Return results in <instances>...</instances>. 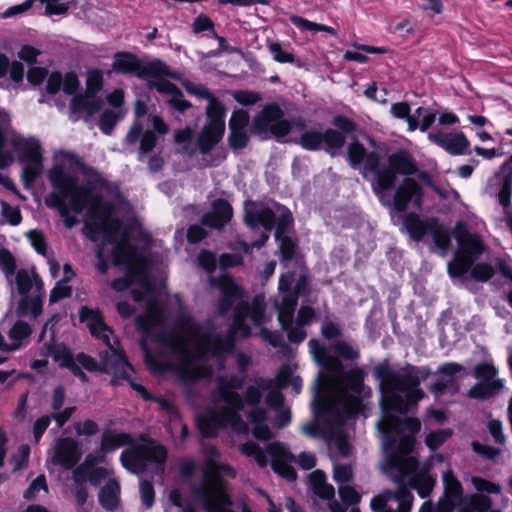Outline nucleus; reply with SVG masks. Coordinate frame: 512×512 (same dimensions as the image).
<instances>
[{"label":"nucleus","mask_w":512,"mask_h":512,"mask_svg":"<svg viewBox=\"0 0 512 512\" xmlns=\"http://www.w3.org/2000/svg\"><path fill=\"white\" fill-rule=\"evenodd\" d=\"M298 143L305 150L315 151L325 145L326 151L335 156L345 144V137L334 129H328L324 133L316 130L304 131Z\"/></svg>","instance_id":"19"},{"label":"nucleus","mask_w":512,"mask_h":512,"mask_svg":"<svg viewBox=\"0 0 512 512\" xmlns=\"http://www.w3.org/2000/svg\"><path fill=\"white\" fill-rule=\"evenodd\" d=\"M292 221L291 213L288 209L277 206L276 210H272L264 205L257 204L246 210L245 222L251 226H263L267 230H271L276 225V238L280 241V251L284 259H291L294 255L293 241L282 234L286 231Z\"/></svg>","instance_id":"12"},{"label":"nucleus","mask_w":512,"mask_h":512,"mask_svg":"<svg viewBox=\"0 0 512 512\" xmlns=\"http://www.w3.org/2000/svg\"><path fill=\"white\" fill-rule=\"evenodd\" d=\"M71 294V287L67 285V281L60 280L50 293V303H55L62 298Z\"/></svg>","instance_id":"59"},{"label":"nucleus","mask_w":512,"mask_h":512,"mask_svg":"<svg viewBox=\"0 0 512 512\" xmlns=\"http://www.w3.org/2000/svg\"><path fill=\"white\" fill-rule=\"evenodd\" d=\"M240 451L247 457H253L260 467L268 465V458L265 451L254 442H246L239 447Z\"/></svg>","instance_id":"41"},{"label":"nucleus","mask_w":512,"mask_h":512,"mask_svg":"<svg viewBox=\"0 0 512 512\" xmlns=\"http://www.w3.org/2000/svg\"><path fill=\"white\" fill-rule=\"evenodd\" d=\"M422 191L420 185L411 178L405 179L397 188L394 199H390L389 207H393L396 211L403 212L407 209L408 204L412 202L415 207L421 206Z\"/></svg>","instance_id":"22"},{"label":"nucleus","mask_w":512,"mask_h":512,"mask_svg":"<svg viewBox=\"0 0 512 512\" xmlns=\"http://www.w3.org/2000/svg\"><path fill=\"white\" fill-rule=\"evenodd\" d=\"M231 217V205L227 201L219 199L213 203L212 211L203 216L202 222L213 228H222Z\"/></svg>","instance_id":"29"},{"label":"nucleus","mask_w":512,"mask_h":512,"mask_svg":"<svg viewBox=\"0 0 512 512\" xmlns=\"http://www.w3.org/2000/svg\"><path fill=\"white\" fill-rule=\"evenodd\" d=\"M119 494V483L114 479H110L99 492V502L106 510L113 511L118 507Z\"/></svg>","instance_id":"35"},{"label":"nucleus","mask_w":512,"mask_h":512,"mask_svg":"<svg viewBox=\"0 0 512 512\" xmlns=\"http://www.w3.org/2000/svg\"><path fill=\"white\" fill-rule=\"evenodd\" d=\"M8 114L0 110V169L6 168L13 162V156L9 152L3 150L5 138L2 129L8 124Z\"/></svg>","instance_id":"43"},{"label":"nucleus","mask_w":512,"mask_h":512,"mask_svg":"<svg viewBox=\"0 0 512 512\" xmlns=\"http://www.w3.org/2000/svg\"><path fill=\"white\" fill-rule=\"evenodd\" d=\"M249 122V115L244 110L235 111L229 121V129H246Z\"/></svg>","instance_id":"62"},{"label":"nucleus","mask_w":512,"mask_h":512,"mask_svg":"<svg viewBox=\"0 0 512 512\" xmlns=\"http://www.w3.org/2000/svg\"><path fill=\"white\" fill-rule=\"evenodd\" d=\"M129 144H135L140 140V152L148 153L156 146L157 138L153 131H145L142 134V126L139 122L135 121L125 138Z\"/></svg>","instance_id":"31"},{"label":"nucleus","mask_w":512,"mask_h":512,"mask_svg":"<svg viewBox=\"0 0 512 512\" xmlns=\"http://www.w3.org/2000/svg\"><path fill=\"white\" fill-rule=\"evenodd\" d=\"M435 218H420L417 214H409L404 220V227L410 237L415 241H420L425 235H429L431 229L435 227Z\"/></svg>","instance_id":"30"},{"label":"nucleus","mask_w":512,"mask_h":512,"mask_svg":"<svg viewBox=\"0 0 512 512\" xmlns=\"http://www.w3.org/2000/svg\"><path fill=\"white\" fill-rule=\"evenodd\" d=\"M348 160L353 168L363 163L364 174L369 171L374 175L372 188L383 205H390L387 191L393 187L396 173L409 175L416 171L414 163L406 154H394L388 164H381L379 156L375 152L368 153L359 141H352L348 145Z\"/></svg>","instance_id":"8"},{"label":"nucleus","mask_w":512,"mask_h":512,"mask_svg":"<svg viewBox=\"0 0 512 512\" xmlns=\"http://www.w3.org/2000/svg\"><path fill=\"white\" fill-rule=\"evenodd\" d=\"M113 70L123 74L135 75L146 80L150 88L169 96L168 105L179 112H184L191 104L183 99V93L173 83L163 79L169 75L167 66L160 60L143 62L136 55L118 52L114 55Z\"/></svg>","instance_id":"10"},{"label":"nucleus","mask_w":512,"mask_h":512,"mask_svg":"<svg viewBox=\"0 0 512 512\" xmlns=\"http://www.w3.org/2000/svg\"><path fill=\"white\" fill-rule=\"evenodd\" d=\"M229 142L234 149L244 148L248 142L246 129H230Z\"/></svg>","instance_id":"53"},{"label":"nucleus","mask_w":512,"mask_h":512,"mask_svg":"<svg viewBox=\"0 0 512 512\" xmlns=\"http://www.w3.org/2000/svg\"><path fill=\"white\" fill-rule=\"evenodd\" d=\"M102 239H103V245L97 251V257H98L97 268L101 273H106L109 266L105 260V255H106V253H110L112 255L113 244L111 243V241H109L107 239H104V238H102Z\"/></svg>","instance_id":"54"},{"label":"nucleus","mask_w":512,"mask_h":512,"mask_svg":"<svg viewBox=\"0 0 512 512\" xmlns=\"http://www.w3.org/2000/svg\"><path fill=\"white\" fill-rule=\"evenodd\" d=\"M224 132L219 133L212 128V125L208 124L204 126L199 133L197 143L201 153L206 154L221 140Z\"/></svg>","instance_id":"37"},{"label":"nucleus","mask_w":512,"mask_h":512,"mask_svg":"<svg viewBox=\"0 0 512 512\" xmlns=\"http://www.w3.org/2000/svg\"><path fill=\"white\" fill-rule=\"evenodd\" d=\"M16 284L21 295L26 296L32 290L40 293L43 287L42 281L33 271L19 270L16 275Z\"/></svg>","instance_id":"32"},{"label":"nucleus","mask_w":512,"mask_h":512,"mask_svg":"<svg viewBox=\"0 0 512 512\" xmlns=\"http://www.w3.org/2000/svg\"><path fill=\"white\" fill-rule=\"evenodd\" d=\"M30 448L27 445H21L17 453L12 456L10 463L13 465V470L18 471L23 469L28 464Z\"/></svg>","instance_id":"48"},{"label":"nucleus","mask_w":512,"mask_h":512,"mask_svg":"<svg viewBox=\"0 0 512 512\" xmlns=\"http://www.w3.org/2000/svg\"><path fill=\"white\" fill-rule=\"evenodd\" d=\"M435 227L431 229L430 234L433 238V241L437 248L442 250L443 254L448 250L451 243V235L447 228L439 223L438 220L435 221Z\"/></svg>","instance_id":"40"},{"label":"nucleus","mask_w":512,"mask_h":512,"mask_svg":"<svg viewBox=\"0 0 512 512\" xmlns=\"http://www.w3.org/2000/svg\"><path fill=\"white\" fill-rule=\"evenodd\" d=\"M502 170L506 172L503 182L499 176H495L489 180L486 190L489 195L496 196L502 206L508 207L512 192V157L503 165Z\"/></svg>","instance_id":"23"},{"label":"nucleus","mask_w":512,"mask_h":512,"mask_svg":"<svg viewBox=\"0 0 512 512\" xmlns=\"http://www.w3.org/2000/svg\"><path fill=\"white\" fill-rule=\"evenodd\" d=\"M166 450L154 442H145L124 450L121 454L122 465L132 473H141L148 469L150 463L156 464V472L163 471Z\"/></svg>","instance_id":"15"},{"label":"nucleus","mask_w":512,"mask_h":512,"mask_svg":"<svg viewBox=\"0 0 512 512\" xmlns=\"http://www.w3.org/2000/svg\"><path fill=\"white\" fill-rule=\"evenodd\" d=\"M109 241L113 244V264L116 266L122 265L126 269L125 277L112 282L113 289L121 291L128 288L136 277L142 279L144 261L137 249L128 242L127 234L124 230L116 233Z\"/></svg>","instance_id":"13"},{"label":"nucleus","mask_w":512,"mask_h":512,"mask_svg":"<svg viewBox=\"0 0 512 512\" xmlns=\"http://www.w3.org/2000/svg\"><path fill=\"white\" fill-rule=\"evenodd\" d=\"M308 288L307 278L303 275L296 280L294 274L282 275L279 280L278 295L274 298V308L278 312V320L292 342H302L306 338L303 326L314 318L311 307H302L298 311L296 321L293 320L298 297L304 295Z\"/></svg>","instance_id":"9"},{"label":"nucleus","mask_w":512,"mask_h":512,"mask_svg":"<svg viewBox=\"0 0 512 512\" xmlns=\"http://www.w3.org/2000/svg\"><path fill=\"white\" fill-rule=\"evenodd\" d=\"M464 368L458 363H446L439 367L438 372L449 379H439L430 387V391L436 395L442 394L454 382L453 376L462 372Z\"/></svg>","instance_id":"34"},{"label":"nucleus","mask_w":512,"mask_h":512,"mask_svg":"<svg viewBox=\"0 0 512 512\" xmlns=\"http://www.w3.org/2000/svg\"><path fill=\"white\" fill-rule=\"evenodd\" d=\"M416 418H399L386 412L377 422L382 438V447L387 454L381 469L394 482H401L417 468V461L410 452L413 449L414 435L420 430Z\"/></svg>","instance_id":"5"},{"label":"nucleus","mask_w":512,"mask_h":512,"mask_svg":"<svg viewBox=\"0 0 512 512\" xmlns=\"http://www.w3.org/2000/svg\"><path fill=\"white\" fill-rule=\"evenodd\" d=\"M268 49L274 61L279 63H291L299 65V60L296 59L294 54L283 50L279 43L273 42L269 44Z\"/></svg>","instance_id":"44"},{"label":"nucleus","mask_w":512,"mask_h":512,"mask_svg":"<svg viewBox=\"0 0 512 512\" xmlns=\"http://www.w3.org/2000/svg\"><path fill=\"white\" fill-rule=\"evenodd\" d=\"M283 111L276 105L266 106L253 120V127L258 134L271 132L276 138H283L290 132L304 131L306 124L303 118L288 121L283 118Z\"/></svg>","instance_id":"16"},{"label":"nucleus","mask_w":512,"mask_h":512,"mask_svg":"<svg viewBox=\"0 0 512 512\" xmlns=\"http://www.w3.org/2000/svg\"><path fill=\"white\" fill-rule=\"evenodd\" d=\"M165 512H194V510L186 505L185 499L178 489H172L169 492Z\"/></svg>","instance_id":"42"},{"label":"nucleus","mask_w":512,"mask_h":512,"mask_svg":"<svg viewBox=\"0 0 512 512\" xmlns=\"http://www.w3.org/2000/svg\"><path fill=\"white\" fill-rule=\"evenodd\" d=\"M429 374V369L410 364L391 366L382 363L374 369V375L380 381L383 403L400 413H406L424 397L419 385Z\"/></svg>","instance_id":"7"},{"label":"nucleus","mask_w":512,"mask_h":512,"mask_svg":"<svg viewBox=\"0 0 512 512\" xmlns=\"http://www.w3.org/2000/svg\"><path fill=\"white\" fill-rule=\"evenodd\" d=\"M308 344L319 365L334 375L340 374L327 393L319 399V413L325 419L320 432L333 457H347L351 446L343 424L358 412L361 399L371 395L370 389L363 383L365 373L360 368L341 373L342 363L338 358L330 355L317 340L312 339Z\"/></svg>","instance_id":"4"},{"label":"nucleus","mask_w":512,"mask_h":512,"mask_svg":"<svg viewBox=\"0 0 512 512\" xmlns=\"http://www.w3.org/2000/svg\"><path fill=\"white\" fill-rule=\"evenodd\" d=\"M103 82V74L99 70H91L87 73L86 77V85H87V93L92 95H96V93L101 89Z\"/></svg>","instance_id":"50"},{"label":"nucleus","mask_w":512,"mask_h":512,"mask_svg":"<svg viewBox=\"0 0 512 512\" xmlns=\"http://www.w3.org/2000/svg\"><path fill=\"white\" fill-rule=\"evenodd\" d=\"M335 352L346 360H355L359 357L358 350L345 341H339L334 345Z\"/></svg>","instance_id":"52"},{"label":"nucleus","mask_w":512,"mask_h":512,"mask_svg":"<svg viewBox=\"0 0 512 512\" xmlns=\"http://www.w3.org/2000/svg\"><path fill=\"white\" fill-rule=\"evenodd\" d=\"M206 461L201 469V476L191 484L193 501L205 512H241L245 502L233 503L224 476L235 478V470L228 464L218 461L219 451L213 447L205 449Z\"/></svg>","instance_id":"6"},{"label":"nucleus","mask_w":512,"mask_h":512,"mask_svg":"<svg viewBox=\"0 0 512 512\" xmlns=\"http://www.w3.org/2000/svg\"><path fill=\"white\" fill-rule=\"evenodd\" d=\"M291 371L288 366L281 368L275 379L258 378L255 385L247 387L245 400L237 390L242 388L244 379L236 375L220 376L217 380L215 406L205 413L197 416V425L206 437L216 435L218 429L228 428L238 434H247L249 427L240 412H244L250 424L253 425V434L256 438L267 440L271 432L266 425L267 414L264 408L259 407L262 391L272 390L266 398L267 404L278 408L283 403V396L278 390L288 385Z\"/></svg>","instance_id":"2"},{"label":"nucleus","mask_w":512,"mask_h":512,"mask_svg":"<svg viewBox=\"0 0 512 512\" xmlns=\"http://www.w3.org/2000/svg\"><path fill=\"white\" fill-rule=\"evenodd\" d=\"M411 108L407 102H397L391 105L390 113L397 119H404L407 122L408 129L414 131L419 126V120L413 114L411 115Z\"/></svg>","instance_id":"38"},{"label":"nucleus","mask_w":512,"mask_h":512,"mask_svg":"<svg viewBox=\"0 0 512 512\" xmlns=\"http://www.w3.org/2000/svg\"><path fill=\"white\" fill-rule=\"evenodd\" d=\"M267 452L271 456V466L273 470L290 481L296 479V472L290 465L292 462H297L306 470H309L316 465V457L314 454L303 452L296 460L287 447L279 442L270 443L267 446Z\"/></svg>","instance_id":"18"},{"label":"nucleus","mask_w":512,"mask_h":512,"mask_svg":"<svg viewBox=\"0 0 512 512\" xmlns=\"http://www.w3.org/2000/svg\"><path fill=\"white\" fill-rule=\"evenodd\" d=\"M208 100V105L206 108V114L210 120L209 124L212 125V128L219 133L225 131V122H224V107L222 103L215 98L213 95L210 96Z\"/></svg>","instance_id":"33"},{"label":"nucleus","mask_w":512,"mask_h":512,"mask_svg":"<svg viewBox=\"0 0 512 512\" xmlns=\"http://www.w3.org/2000/svg\"><path fill=\"white\" fill-rule=\"evenodd\" d=\"M46 4L47 15H61L68 11V4L64 3L63 0H39Z\"/></svg>","instance_id":"61"},{"label":"nucleus","mask_w":512,"mask_h":512,"mask_svg":"<svg viewBox=\"0 0 512 512\" xmlns=\"http://www.w3.org/2000/svg\"><path fill=\"white\" fill-rule=\"evenodd\" d=\"M118 120V116L115 112L107 110L102 113L100 118V129L105 133L109 134L113 129L114 125Z\"/></svg>","instance_id":"64"},{"label":"nucleus","mask_w":512,"mask_h":512,"mask_svg":"<svg viewBox=\"0 0 512 512\" xmlns=\"http://www.w3.org/2000/svg\"><path fill=\"white\" fill-rule=\"evenodd\" d=\"M428 138L447 152L453 155H461L466 152L469 141L462 132L429 133Z\"/></svg>","instance_id":"25"},{"label":"nucleus","mask_w":512,"mask_h":512,"mask_svg":"<svg viewBox=\"0 0 512 512\" xmlns=\"http://www.w3.org/2000/svg\"><path fill=\"white\" fill-rule=\"evenodd\" d=\"M15 146L30 162L26 171L31 178H35L41 169V147L39 141L34 138H20L16 140Z\"/></svg>","instance_id":"26"},{"label":"nucleus","mask_w":512,"mask_h":512,"mask_svg":"<svg viewBox=\"0 0 512 512\" xmlns=\"http://www.w3.org/2000/svg\"><path fill=\"white\" fill-rule=\"evenodd\" d=\"M414 115L417 119L421 118L418 128H420L421 131H426L434 123L437 113L435 110L419 107L415 110Z\"/></svg>","instance_id":"47"},{"label":"nucleus","mask_w":512,"mask_h":512,"mask_svg":"<svg viewBox=\"0 0 512 512\" xmlns=\"http://www.w3.org/2000/svg\"><path fill=\"white\" fill-rule=\"evenodd\" d=\"M31 333L29 325L23 321H18L9 331L10 343H8L9 350H16L20 347L21 341L27 338Z\"/></svg>","instance_id":"39"},{"label":"nucleus","mask_w":512,"mask_h":512,"mask_svg":"<svg viewBox=\"0 0 512 512\" xmlns=\"http://www.w3.org/2000/svg\"><path fill=\"white\" fill-rule=\"evenodd\" d=\"M80 457L81 451L78 443L71 438H63L56 443L52 461L65 469H71L80 460Z\"/></svg>","instance_id":"24"},{"label":"nucleus","mask_w":512,"mask_h":512,"mask_svg":"<svg viewBox=\"0 0 512 512\" xmlns=\"http://www.w3.org/2000/svg\"><path fill=\"white\" fill-rule=\"evenodd\" d=\"M54 161L48 178L58 192L49 195L46 204L59 211L65 226L71 228L78 222L71 211L79 214L87 208L84 229L91 240H110L123 230L120 221L112 218V206L93 193L90 186L78 184L76 174L82 169L78 157L70 152L59 151Z\"/></svg>","instance_id":"3"},{"label":"nucleus","mask_w":512,"mask_h":512,"mask_svg":"<svg viewBox=\"0 0 512 512\" xmlns=\"http://www.w3.org/2000/svg\"><path fill=\"white\" fill-rule=\"evenodd\" d=\"M452 431L450 429H441L431 432L426 436L425 442L431 450L438 449L450 436Z\"/></svg>","instance_id":"45"},{"label":"nucleus","mask_w":512,"mask_h":512,"mask_svg":"<svg viewBox=\"0 0 512 512\" xmlns=\"http://www.w3.org/2000/svg\"><path fill=\"white\" fill-rule=\"evenodd\" d=\"M457 240L459 248L455 252L453 261L448 263V273L451 277L460 278L463 283H466L469 279L466 273L483 253L484 245L478 235L469 232L459 235Z\"/></svg>","instance_id":"14"},{"label":"nucleus","mask_w":512,"mask_h":512,"mask_svg":"<svg viewBox=\"0 0 512 512\" xmlns=\"http://www.w3.org/2000/svg\"><path fill=\"white\" fill-rule=\"evenodd\" d=\"M140 495L143 505L150 509L154 503V488L151 482L147 480L140 482Z\"/></svg>","instance_id":"55"},{"label":"nucleus","mask_w":512,"mask_h":512,"mask_svg":"<svg viewBox=\"0 0 512 512\" xmlns=\"http://www.w3.org/2000/svg\"><path fill=\"white\" fill-rule=\"evenodd\" d=\"M413 495L410 490L401 486L397 491H384L371 500V508L375 512H410Z\"/></svg>","instance_id":"20"},{"label":"nucleus","mask_w":512,"mask_h":512,"mask_svg":"<svg viewBox=\"0 0 512 512\" xmlns=\"http://www.w3.org/2000/svg\"><path fill=\"white\" fill-rule=\"evenodd\" d=\"M493 274L494 270L489 264L480 263L472 268L470 278L484 282L489 280Z\"/></svg>","instance_id":"51"},{"label":"nucleus","mask_w":512,"mask_h":512,"mask_svg":"<svg viewBox=\"0 0 512 512\" xmlns=\"http://www.w3.org/2000/svg\"><path fill=\"white\" fill-rule=\"evenodd\" d=\"M131 442L129 435L125 433H117L113 431H107L103 433L101 441V450L104 453L114 451L115 449L127 445Z\"/></svg>","instance_id":"36"},{"label":"nucleus","mask_w":512,"mask_h":512,"mask_svg":"<svg viewBox=\"0 0 512 512\" xmlns=\"http://www.w3.org/2000/svg\"><path fill=\"white\" fill-rule=\"evenodd\" d=\"M472 449L475 453L489 460L494 459L501 453L500 449L488 445H483L479 442H473Z\"/></svg>","instance_id":"63"},{"label":"nucleus","mask_w":512,"mask_h":512,"mask_svg":"<svg viewBox=\"0 0 512 512\" xmlns=\"http://www.w3.org/2000/svg\"><path fill=\"white\" fill-rule=\"evenodd\" d=\"M310 482L313 492L322 499L329 500L331 512H346L342 504L334 500V487L326 482L325 474L316 470L310 474Z\"/></svg>","instance_id":"27"},{"label":"nucleus","mask_w":512,"mask_h":512,"mask_svg":"<svg viewBox=\"0 0 512 512\" xmlns=\"http://www.w3.org/2000/svg\"><path fill=\"white\" fill-rule=\"evenodd\" d=\"M209 284L220 291L217 304L219 314L224 315L234 307V320L225 338L219 337L210 327L197 324L186 315L178 318L172 330L163 331L164 314L158 301L148 297L149 283L143 281V291H133L136 301L147 299L145 312L136 318L137 328L146 338L160 330L157 342L164 350L163 355L153 356L148 351L146 339L141 343L146 364L154 372L172 371L183 383L208 377L212 374L211 365L208 364L210 357L219 360L222 353L232 349L236 337L250 335L246 320L256 325L266 321L263 296H256L251 304L243 301L240 288L227 275L209 277Z\"/></svg>","instance_id":"1"},{"label":"nucleus","mask_w":512,"mask_h":512,"mask_svg":"<svg viewBox=\"0 0 512 512\" xmlns=\"http://www.w3.org/2000/svg\"><path fill=\"white\" fill-rule=\"evenodd\" d=\"M27 237L34 247V249L41 255L46 256L47 245L43 234L39 231L33 230L27 233Z\"/></svg>","instance_id":"56"},{"label":"nucleus","mask_w":512,"mask_h":512,"mask_svg":"<svg viewBox=\"0 0 512 512\" xmlns=\"http://www.w3.org/2000/svg\"><path fill=\"white\" fill-rule=\"evenodd\" d=\"M205 30L212 31L214 33V23L207 15L200 14L195 18L192 24V31L195 34H198Z\"/></svg>","instance_id":"58"},{"label":"nucleus","mask_w":512,"mask_h":512,"mask_svg":"<svg viewBox=\"0 0 512 512\" xmlns=\"http://www.w3.org/2000/svg\"><path fill=\"white\" fill-rule=\"evenodd\" d=\"M472 484L479 491V494H476L471 497L470 503L468 506L462 508L460 512H486L490 509L492 502L491 499L482 494L483 492L487 493H500L501 487L498 484L489 482L485 479L479 477H473L471 479ZM491 512H499L498 510H494Z\"/></svg>","instance_id":"21"},{"label":"nucleus","mask_w":512,"mask_h":512,"mask_svg":"<svg viewBox=\"0 0 512 512\" xmlns=\"http://www.w3.org/2000/svg\"><path fill=\"white\" fill-rule=\"evenodd\" d=\"M339 495L347 505H354L360 501V494L349 485H341L339 487Z\"/></svg>","instance_id":"57"},{"label":"nucleus","mask_w":512,"mask_h":512,"mask_svg":"<svg viewBox=\"0 0 512 512\" xmlns=\"http://www.w3.org/2000/svg\"><path fill=\"white\" fill-rule=\"evenodd\" d=\"M40 491L48 493V486L44 475H39L31 482L24 492V498L27 500H34Z\"/></svg>","instance_id":"46"},{"label":"nucleus","mask_w":512,"mask_h":512,"mask_svg":"<svg viewBox=\"0 0 512 512\" xmlns=\"http://www.w3.org/2000/svg\"><path fill=\"white\" fill-rule=\"evenodd\" d=\"M353 477V470L350 465L339 464L334 466L333 478L337 483L349 482Z\"/></svg>","instance_id":"60"},{"label":"nucleus","mask_w":512,"mask_h":512,"mask_svg":"<svg viewBox=\"0 0 512 512\" xmlns=\"http://www.w3.org/2000/svg\"><path fill=\"white\" fill-rule=\"evenodd\" d=\"M100 105L101 100L96 95L87 92L84 95H76L70 104L71 119L77 121L81 116H90L99 110Z\"/></svg>","instance_id":"28"},{"label":"nucleus","mask_w":512,"mask_h":512,"mask_svg":"<svg viewBox=\"0 0 512 512\" xmlns=\"http://www.w3.org/2000/svg\"><path fill=\"white\" fill-rule=\"evenodd\" d=\"M498 368L490 361L477 364L473 375L478 382L467 392V397L477 400H488L502 393L505 381L498 377Z\"/></svg>","instance_id":"17"},{"label":"nucleus","mask_w":512,"mask_h":512,"mask_svg":"<svg viewBox=\"0 0 512 512\" xmlns=\"http://www.w3.org/2000/svg\"><path fill=\"white\" fill-rule=\"evenodd\" d=\"M488 431L493 438L494 443L504 445L506 443V436L503 432V424L498 419H491L487 424Z\"/></svg>","instance_id":"49"},{"label":"nucleus","mask_w":512,"mask_h":512,"mask_svg":"<svg viewBox=\"0 0 512 512\" xmlns=\"http://www.w3.org/2000/svg\"><path fill=\"white\" fill-rule=\"evenodd\" d=\"M80 319L86 323L92 336L101 340L107 350L101 353L102 370L113 374L116 378L130 380L133 371L132 366L127 362L123 352L118 347V341L113 338L112 330L105 324L98 311L82 307L80 310Z\"/></svg>","instance_id":"11"}]
</instances>
